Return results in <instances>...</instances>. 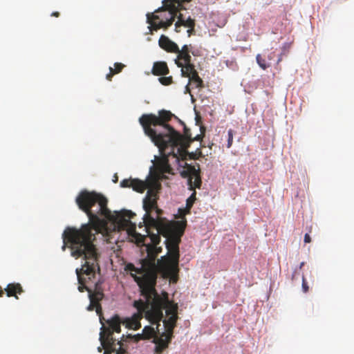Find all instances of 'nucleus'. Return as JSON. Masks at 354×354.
Instances as JSON below:
<instances>
[{"label":"nucleus","instance_id":"1","mask_svg":"<svg viewBox=\"0 0 354 354\" xmlns=\"http://www.w3.org/2000/svg\"><path fill=\"white\" fill-rule=\"evenodd\" d=\"M75 202L78 207L86 214L88 222L82 225L79 229L66 227L63 233L64 244L62 250H64L66 245L68 243L71 255L76 259L80 257L84 259V263L82 268H77L75 270L79 283L77 289L81 292L84 290L88 292L89 300L92 299L97 304V314L100 316L102 306L100 302L104 296L103 290L99 282H97L93 291L86 286L87 280L83 277L85 274L90 281L95 277L96 271H100L98 262L100 254L95 243L97 239L96 236L101 234L104 224V220L100 218V216L116 222L122 229L129 225H132L134 229L136 225H133L130 220L136 216V214L130 210H123L114 216L107 207L108 201L106 197L95 192L81 191L76 197Z\"/></svg>","mask_w":354,"mask_h":354},{"label":"nucleus","instance_id":"2","mask_svg":"<svg viewBox=\"0 0 354 354\" xmlns=\"http://www.w3.org/2000/svg\"><path fill=\"white\" fill-rule=\"evenodd\" d=\"M157 222L152 225L148 219L143 220L147 230L152 227L156 230V234H149L151 243L147 245L148 259L145 261L149 264V269L142 277H136L132 274L134 281L137 284L143 285L146 287L152 286L156 288L157 273L160 274L162 278L169 279L172 283H176L178 279L179 272V243L177 244L178 254L171 251V242L170 234L165 228L169 223H165L158 217L154 218ZM148 233H149L148 232Z\"/></svg>","mask_w":354,"mask_h":354},{"label":"nucleus","instance_id":"3","mask_svg":"<svg viewBox=\"0 0 354 354\" xmlns=\"http://www.w3.org/2000/svg\"><path fill=\"white\" fill-rule=\"evenodd\" d=\"M176 117L171 111L165 109L153 113H145L139 118L145 134L158 148L159 155H203L197 149L195 152H188L187 149L194 140H199L201 135L192 138L189 129L185 126L184 135L177 131L169 122Z\"/></svg>","mask_w":354,"mask_h":354},{"label":"nucleus","instance_id":"4","mask_svg":"<svg viewBox=\"0 0 354 354\" xmlns=\"http://www.w3.org/2000/svg\"><path fill=\"white\" fill-rule=\"evenodd\" d=\"M187 157L189 159L197 160L201 156H171V159L174 160V162L178 166L183 167V170L180 171V175L182 177L187 178L189 189L193 192L186 201V207L178 209L177 218H180V220L170 223L165 227L167 233L169 232L171 236V251L176 254H178L177 244L181 240V236L183 235L187 226L185 216L190 214L191 209L196 200V189H200L202 185L199 165L196 167L188 165L185 162L187 160Z\"/></svg>","mask_w":354,"mask_h":354},{"label":"nucleus","instance_id":"5","mask_svg":"<svg viewBox=\"0 0 354 354\" xmlns=\"http://www.w3.org/2000/svg\"><path fill=\"white\" fill-rule=\"evenodd\" d=\"M138 285L143 299H140L133 301V306L138 312L131 317L124 319L122 324L129 329L137 330L141 327L140 320L145 316L150 323L157 324L156 330L159 333L160 322L164 317L163 310H166L172 301L169 299L167 292H162L159 295L156 288L151 286L146 287Z\"/></svg>","mask_w":354,"mask_h":354},{"label":"nucleus","instance_id":"6","mask_svg":"<svg viewBox=\"0 0 354 354\" xmlns=\"http://www.w3.org/2000/svg\"><path fill=\"white\" fill-rule=\"evenodd\" d=\"M169 157L170 156H154V160H151L153 165L150 168V175L146 181L138 179L132 180L131 187H132L133 190L142 193L145 189H148L147 195L143 199V209L145 211L143 220L148 219L152 225H156L157 223L154 220V217L151 215L152 211H156L157 217L162 214V210L158 207L157 205V200L158 198V192L161 187V185L158 180L159 174L152 175V170L156 167L160 174H174V169L169 162Z\"/></svg>","mask_w":354,"mask_h":354},{"label":"nucleus","instance_id":"7","mask_svg":"<svg viewBox=\"0 0 354 354\" xmlns=\"http://www.w3.org/2000/svg\"><path fill=\"white\" fill-rule=\"evenodd\" d=\"M192 0H163L162 6L154 12L147 14V21L150 25L151 31L160 28H168L174 21L178 12L186 8L183 3Z\"/></svg>","mask_w":354,"mask_h":354},{"label":"nucleus","instance_id":"8","mask_svg":"<svg viewBox=\"0 0 354 354\" xmlns=\"http://www.w3.org/2000/svg\"><path fill=\"white\" fill-rule=\"evenodd\" d=\"M167 317L162 319L165 331L160 334V337H154L153 342L156 344L154 351L156 354H161L168 348L173 337L174 329L178 320V304L173 301L165 310Z\"/></svg>","mask_w":354,"mask_h":354},{"label":"nucleus","instance_id":"9","mask_svg":"<svg viewBox=\"0 0 354 354\" xmlns=\"http://www.w3.org/2000/svg\"><path fill=\"white\" fill-rule=\"evenodd\" d=\"M122 323L120 317L115 315L107 321L109 328L100 333V339L105 350L104 354H124L126 353L125 349L122 348L120 341L117 343L120 346L118 350L115 348V339L113 337L114 332L120 333Z\"/></svg>","mask_w":354,"mask_h":354},{"label":"nucleus","instance_id":"10","mask_svg":"<svg viewBox=\"0 0 354 354\" xmlns=\"http://www.w3.org/2000/svg\"><path fill=\"white\" fill-rule=\"evenodd\" d=\"M192 45H184L181 49L178 48V52L177 53V57L175 59V64L178 67L182 66V64L187 63L192 61V57L190 55Z\"/></svg>","mask_w":354,"mask_h":354},{"label":"nucleus","instance_id":"11","mask_svg":"<svg viewBox=\"0 0 354 354\" xmlns=\"http://www.w3.org/2000/svg\"><path fill=\"white\" fill-rule=\"evenodd\" d=\"M158 44L160 47L167 52L172 53L178 52V46L164 35L160 36Z\"/></svg>","mask_w":354,"mask_h":354},{"label":"nucleus","instance_id":"12","mask_svg":"<svg viewBox=\"0 0 354 354\" xmlns=\"http://www.w3.org/2000/svg\"><path fill=\"white\" fill-rule=\"evenodd\" d=\"M178 18V21L175 24V30L177 32H180V28L181 26H185L187 28H192L195 26V20L190 17L188 18H185L184 15L179 12V15L176 17Z\"/></svg>","mask_w":354,"mask_h":354},{"label":"nucleus","instance_id":"13","mask_svg":"<svg viewBox=\"0 0 354 354\" xmlns=\"http://www.w3.org/2000/svg\"><path fill=\"white\" fill-rule=\"evenodd\" d=\"M149 269V264L145 261V259L142 260V265L140 268H136L135 266L129 263L125 266V270L130 272L131 276L133 278L132 274H135L136 277V274H142V276L146 273V272Z\"/></svg>","mask_w":354,"mask_h":354},{"label":"nucleus","instance_id":"14","mask_svg":"<svg viewBox=\"0 0 354 354\" xmlns=\"http://www.w3.org/2000/svg\"><path fill=\"white\" fill-rule=\"evenodd\" d=\"M151 73L156 76H164L169 74V69L165 62H156L153 63Z\"/></svg>","mask_w":354,"mask_h":354},{"label":"nucleus","instance_id":"15","mask_svg":"<svg viewBox=\"0 0 354 354\" xmlns=\"http://www.w3.org/2000/svg\"><path fill=\"white\" fill-rule=\"evenodd\" d=\"M4 290L6 291L8 297H15L16 299H18L17 294H21L24 292L21 284L19 283L8 284Z\"/></svg>","mask_w":354,"mask_h":354},{"label":"nucleus","instance_id":"16","mask_svg":"<svg viewBox=\"0 0 354 354\" xmlns=\"http://www.w3.org/2000/svg\"><path fill=\"white\" fill-rule=\"evenodd\" d=\"M180 68H181V75L184 77H188L196 72L194 64L191 62L182 64Z\"/></svg>","mask_w":354,"mask_h":354},{"label":"nucleus","instance_id":"17","mask_svg":"<svg viewBox=\"0 0 354 354\" xmlns=\"http://www.w3.org/2000/svg\"><path fill=\"white\" fill-rule=\"evenodd\" d=\"M124 67L125 65L122 63H115L114 68H113L112 67L109 68V73L106 76V80L109 81H111L113 76L115 74L120 73Z\"/></svg>","mask_w":354,"mask_h":354},{"label":"nucleus","instance_id":"18","mask_svg":"<svg viewBox=\"0 0 354 354\" xmlns=\"http://www.w3.org/2000/svg\"><path fill=\"white\" fill-rule=\"evenodd\" d=\"M189 78V82L194 86V88H203L204 87L203 85V80L199 77L198 72L196 71L194 74L191 75Z\"/></svg>","mask_w":354,"mask_h":354},{"label":"nucleus","instance_id":"19","mask_svg":"<svg viewBox=\"0 0 354 354\" xmlns=\"http://www.w3.org/2000/svg\"><path fill=\"white\" fill-rule=\"evenodd\" d=\"M156 333V331L153 327L147 326L143 328L141 335H142L145 339H149L153 337Z\"/></svg>","mask_w":354,"mask_h":354},{"label":"nucleus","instance_id":"20","mask_svg":"<svg viewBox=\"0 0 354 354\" xmlns=\"http://www.w3.org/2000/svg\"><path fill=\"white\" fill-rule=\"evenodd\" d=\"M158 81L164 86H169L173 83V77L161 76L158 78Z\"/></svg>","mask_w":354,"mask_h":354},{"label":"nucleus","instance_id":"21","mask_svg":"<svg viewBox=\"0 0 354 354\" xmlns=\"http://www.w3.org/2000/svg\"><path fill=\"white\" fill-rule=\"evenodd\" d=\"M257 62L259 66L263 70L269 67V65L266 64V59L261 57L260 54H258L256 57Z\"/></svg>","mask_w":354,"mask_h":354},{"label":"nucleus","instance_id":"22","mask_svg":"<svg viewBox=\"0 0 354 354\" xmlns=\"http://www.w3.org/2000/svg\"><path fill=\"white\" fill-rule=\"evenodd\" d=\"M133 179H124L120 182L122 187H131Z\"/></svg>","mask_w":354,"mask_h":354},{"label":"nucleus","instance_id":"23","mask_svg":"<svg viewBox=\"0 0 354 354\" xmlns=\"http://www.w3.org/2000/svg\"><path fill=\"white\" fill-rule=\"evenodd\" d=\"M227 147H230L233 141V131L232 129H230L227 132Z\"/></svg>","mask_w":354,"mask_h":354},{"label":"nucleus","instance_id":"24","mask_svg":"<svg viewBox=\"0 0 354 354\" xmlns=\"http://www.w3.org/2000/svg\"><path fill=\"white\" fill-rule=\"evenodd\" d=\"M302 290L304 292H307L309 290L306 279L304 275L302 276Z\"/></svg>","mask_w":354,"mask_h":354},{"label":"nucleus","instance_id":"25","mask_svg":"<svg viewBox=\"0 0 354 354\" xmlns=\"http://www.w3.org/2000/svg\"><path fill=\"white\" fill-rule=\"evenodd\" d=\"M97 304H95L93 300L92 301L90 300V304L88 305V306L87 307V310L88 311H92L94 309L95 310V312L97 313Z\"/></svg>","mask_w":354,"mask_h":354},{"label":"nucleus","instance_id":"26","mask_svg":"<svg viewBox=\"0 0 354 354\" xmlns=\"http://www.w3.org/2000/svg\"><path fill=\"white\" fill-rule=\"evenodd\" d=\"M133 339L136 342H138L141 339H145L144 338V337L142 335H141V334H137V335H134Z\"/></svg>","mask_w":354,"mask_h":354},{"label":"nucleus","instance_id":"27","mask_svg":"<svg viewBox=\"0 0 354 354\" xmlns=\"http://www.w3.org/2000/svg\"><path fill=\"white\" fill-rule=\"evenodd\" d=\"M194 28H195V26H193L192 28H188V30L187 31V34H188V37H190L191 35L195 34Z\"/></svg>","mask_w":354,"mask_h":354},{"label":"nucleus","instance_id":"28","mask_svg":"<svg viewBox=\"0 0 354 354\" xmlns=\"http://www.w3.org/2000/svg\"><path fill=\"white\" fill-rule=\"evenodd\" d=\"M310 241H311L310 236L309 235V234L306 233L304 236V242L306 243H310Z\"/></svg>","mask_w":354,"mask_h":354},{"label":"nucleus","instance_id":"29","mask_svg":"<svg viewBox=\"0 0 354 354\" xmlns=\"http://www.w3.org/2000/svg\"><path fill=\"white\" fill-rule=\"evenodd\" d=\"M51 16L58 17L59 16V12H57V11L56 12H53L51 14Z\"/></svg>","mask_w":354,"mask_h":354},{"label":"nucleus","instance_id":"30","mask_svg":"<svg viewBox=\"0 0 354 354\" xmlns=\"http://www.w3.org/2000/svg\"><path fill=\"white\" fill-rule=\"evenodd\" d=\"M4 291H5V290H3L1 289V288L0 287V297H3V295H4Z\"/></svg>","mask_w":354,"mask_h":354},{"label":"nucleus","instance_id":"31","mask_svg":"<svg viewBox=\"0 0 354 354\" xmlns=\"http://www.w3.org/2000/svg\"><path fill=\"white\" fill-rule=\"evenodd\" d=\"M191 53H192V54L194 56H198V53H196V52L191 51Z\"/></svg>","mask_w":354,"mask_h":354},{"label":"nucleus","instance_id":"32","mask_svg":"<svg viewBox=\"0 0 354 354\" xmlns=\"http://www.w3.org/2000/svg\"><path fill=\"white\" fill-rule=\"evenodd\" d=\"M305 263L304 262H301L299 265V269H301L302 267L304 266Z\"/></svg>","mask_w":354,"mask_h":354},{"label":"nucleus","instance_id":"33","mask_svg":"<svg viewBox=\"0 0 354 354\" xmlns=\"http://www.w3.org/2000/svg\"><path fill=\"white\" fill-rule=\"evenodd\" d=\"M295 272H295L292 274V279H295Z\"/></svg>","mask_w":354,"mask_h":354}]
</instances>
